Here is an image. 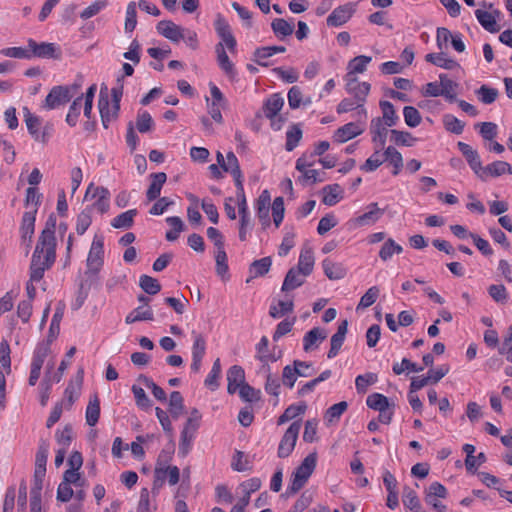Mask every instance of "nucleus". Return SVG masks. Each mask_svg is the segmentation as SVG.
Masks as SVG:
<instances>
[{"label":"nucleus","instance_id":"nucleus-4","mask_svg":"<svg viewBox=\"0 0 512 512\" xmlns=\"http://www.w3.org/2000/svg\"><path fill=\"white\" fill-rule=\"evenodd\" d=\"M300 429V420L294 421L287 428L278 446L277 454L279 458H286L292 453L296 445Z\"/></svg>","mask_w":512,"mask_h":512},{"label":"nucleus","instance_id":"nucleus-35","mask_svg":"<svg viewBox=\"0 0 512 512\" xmlns=\"http://www.w3.org/2000/svg\"><path fill=\"white\" fill-rule=\"evenodd\" d=\"M325 275L330 280H339L346 276L347 271L341 263H336L330 259H325L322 262Z\"/></svg>","mask_w":512,"mask_h":512},{"label":"nucleus","instance_id":"nucleus-36","mask_svg":"<svg viewBox=\"0 0 512 512\" xmlns=\"http://www.w3.org/2000/svg\"><path fill=\"white\" fill-rule=\"evenodd\" d=\"M284 105V99L280 94H273L269 97L263 106V112L266 118L272 119L277 116Z\"/></svg>","mask_w":512,"mask_h":512},{"label":"nucleus","instance_id":"nucleus-39","mask_svg":"<svg viewBox=\"0 0 512 512\" xmlns=\"http://www.w3.org/2000/svg\"><path fill=\"white\" fill-rule=\"evenodd\" d=\"M475 16L485 30L491 33H496L500 30L495 17L491 13L477 9L475 11Z\"/></svg>","mask_w":512,"mask_h":512},{"label":"nucleus","instance_id":"nucleus-47","mask_svg":"<svg viewBox=\"0 0 512 512\" xmlns=\"http://www.w3.org/2000/svg\"><path fill=\"white\" fill-rule=\"evenodd\" d=\"M402 498L403 504L406 508L410 509L413 512H421L422 507L420 500L413 489L405 487L403 490Z\"/></svg>","mask_w":512,"mask_h":512},{"label":"nucleus","instance_id":"nucleus-53","mask_svg":"<svg viewBox=\"0 0 512 512\" xmlns=\"http://www.w3.org/2000/svg\"><path fill=\"white\" fill-rule=\"evenodd\" d=\"M440 96H444L449 101H454L456 99V92L455 88L457 87V84L449 79L446 75H440Z\"/></svg>","mask_w":512,"mask_h":512},{"label":"nucleus","instance_id":"nucleus-12","mask_svg":"<svg viewBox=\"0 0 512 512\" xmlns=\"http://www.w3.org/2000/svg\"><path fill=\"white\" fill-rule=\"evenodd\" d=\"M24 117L28 132L33 139L42 144H46L49 141V132H40V118L33 115L28 108H24Z\"/></svg>","mask_w":512,"mask_h":512},{"label":"nucleus","instance_id":"nucleus-9","mask_svg":"<svg viewBox=\"0 0 512 512\" xmlns=\"http://www.w3.org/2000/svg\"><path fill=\"white\" fill-rule=\"evenodd\" d=\"M161 465H162V456H158L157 464H156L155 472H154V476H155V480L153 483L154 488L162 486L166 474L168 476V483L171 486L176 485L179 482V478H180L179 468L177 466L162 467Z\"/></svg>","mask_w":512,"mask_h":512},{"label":"nucleus","instance_id":"nucleus-1","mask_svg":"<svg viewBox=\"0 0 512 512\" xmlns=\"http://www.w3.org/2000/svg\"><path fill=\"white\" fill-rule=\"evenodd\" d=\"M56 258V247L41 245L37 242L30 265V281L38 282L44 272L52 267Z\"/></svg>","mask_w":512,"mask_h":512},{"label":"nucleus","instance_id":"nucleus-24","mask_svg":"<svg viewBox=\"0 0 512 512\" xmlns=\"http://www.w3.org/2000/svg\"><path fill=\"white\" fill-rule=\"evenodd\" d=\"M84 371L80 368L75 376V380L70 381L64 391V396L68 402V408H70L79 396L83 384Z\"/></svg>","mask_w":512,"mask_h":512},{"label":"nucleus","instance_id":"nucleus-54","mask_svg":"<svg viewBox=\"0 0 512 512\" xmlns=\"http://www.w3.org/2000/svg\"><path fill=\"white\" fill-rule=\"evenodd\" d=\"M139 286L145 293L149 295H155L161 290V285L158 280L149 275L140 276Z\"/></svg>","mask_w":512,"mask_h":512},{"label":"nucleus","instance_id":"nucleus-19","mask_svg":"<svg viewBox=\"0 0 512 512\" xmlns=\"http://www.w3.org/2000/svg\"><path fill=\"white\" fill-rule=\"evenodd\" d=\"M346 80L347 92L352 94L357 100L365 102L370 91V84L367 82H359L355 76L346 77Z\"/></svg>","mask_w":512,"mask_h":512},{"label":"nucleus","instance_id":"nucleus-30","mask_svg":"<svg viewBox=\"0 0 512 512\" xmlns=\"http://www.w3.org/2000/svg\"><path fill=\"white\" fill-rule=\"evenodd\" d=\"M344 190L339 184L326 185L322 189V202L328 206L336 205L343 198Z\"/></svg>","mask_w":512,"mask_h":512},{"label":"nucleus","instance_id":"nucleus-23","mask_svg":"<svg viewBox=\"0 0 512 512\" xmlns=\"http://www.w3.org/2000/svg\"><path fill=\"white\" fill-rule=\"evenodd\" d=\"M483 172L480 179L486 181L489 177H499L506 173L512 175V166L508 162L498 160L485 166Z\"/></svg>","mask_w":512,"mask_h":512},{"label":"nucleus","instance_id":"nucleus-55","mask_svg":"<svg viewBox=\"0 0 512 512\" xmlns=\"http://www.w3.org/2000/svg\"><path fill=\"white\" fill-rule=\"evenodd\" d=\"M390 134L391 140L397 145L411 147L417 141V139L413 137V135L410 132L407 131H399L396 129H392L390 131Z\"/></svg>","mask_w":512,"mask_h":512},{"label":"nucleus","instance_id":"nucleus-41","mask_svg":"<svg viewBox=\"0 0 512 512\" xmlns=\"http://www.w3.org/2000/svg\"><path fill=\"white\" fill-rule=\"evenodd\" d=\"M93 197H98V199L93 204V207L101 214L107 212L109 209L110 197L108 189L104 187H95Z\"/></svg>","mask_w":512,"mask_h":512},{"label":"nucleus","instance_id":"nucleus-62","mask_svg":"<svg viewBox=\"0 0 512 512\" xmlns=\"http://www.w3.org/2000/svg\"><path fill=\"white\" fill-rule=\"evenodd\" d=\"M381 150L379 147L375 150V152L365 161V163L361 166V170L365 172H373L375 171L382 163L384 162L383 154H381Z\"/></svg>","mask_w":512,"mask_h":512},{"label":"nucleus","instance_id":"nucleus-34","mask_svg":"<svg viewBox=\"0 0 512 512\" xmlns=\"http://www.w3.org/2000/svg\"><path fill=\"white\" fill-rule=\"evenodd\" d=\"M271 197L268 190L262 191L257 199V215L263 224L269 223Z\"/></svg>","mask_w":512,"mask_h":512},{"label":"nucleus","instance_id":"nucleus-61","mask_svg":"<svg viewBox=\"0 0 512 512\" xmlns=\"http://www.w3.org/2000/svg\"><path fill=\"white\" fill-rule=\"evenodd\" d=\"M136 405L142 410H149L152 407V402L147 396L143 388L133 385L131 388Z\"/></svg>","mask_w":512,"mask_h":512},{"label":"nucleus","instance_id":"nucleus-26","mask_svg":"<svg viewBox=\"0 0 512 512\" xmlns=\"http://www.w3.org/2000/svg\"><path fill=\"white\" fill-rule=\"evenodd\" d=\"M362 132V128H360L356 123L350 122L343 125L342 127L338 128L335 131L333 135V141L338 143H344L360 135Z\"/></svg>","mask_w":512,"mask_h":512},{"label":"nucleus","instance_id":"nucleus-58","mask_svg":"<svg viewBox=\"0 0 512 512\" xmlns=\"http://www.w3.org/2000/svg\"><path fill=\"white\" fill-rule=\"evenodd\" d=\"M272 260L270 257H264L259 260L252 262L250 266V273H253L254 277L264 276L270 270Z\"/></svg>","mask_w":512,"mask_h":512},{"label":"nucleus","instance_id":"nucleus-3","mask_svg":"<svg viewBox=\"0 0 512 512\" xmlns=\"http://www.w3.org/2000/svg\"><path fill=\"white\" fill-rule=\"evenodd\" d=\"M79 88L78 84L54 86L46 96L43 108L52 110L65 105L74 97Z\"/></svg>","mask_w":512,"mask_h":512},{"label":"nucleus","instance_id":"nucleus-59","mask_svg":"<svg viewBox=\"0 0 512 512\" xmlns=\"http://www.w3.org/2000/svg\"><path fill=\"white\" fill-rule=\"evenodd\" d=\"M83 95L74 99L69 107V111L66 115V122L69 126L74 127L78 122L80 110L82 107Z\"/></svg>","mask_w":512,"mask_h":512},{"label":"nucleus","instance_id":"nucleus-57","mask_svg":"<svg viewBox=\"0 0 512 512\" xmlns=\"http://www.w3.org/2000/svg\"><path fill=\"white\" fill-rule=\"evenodd\" d=\"M50 342L51 341L48 340L47 342L40 343L37 346V348H36V350L34 352V355H33V359H32L31 365H34V366L42 368L43 363H44L46 357L51 352Z\"/></svg>","mask_w":512,"mask_h":512},{"label":"nucleus","instance_id":"nucleus-33","mask_svg":"<svg viewBox=\"0 0 512 512\" xmlns=\"http://www.w3.org/2000/svg\"><path fill=\"white\" fill-rule=\"evenodd\" d=\"M327 333L320 327H315L308 331L303 338V349L308 352L313 349V346L317 347V342L325 340Z\"/></svg>","mask_w":512,"mask_h":512},{"label":"nucleus","instance_id":"nucleus-56","mask_svg":"<svg viewBox=\"0 0 512 512\" xmlns=\"http://www.w3.org/2000/svg\"><path fill=\"white\" fill-rule=\"evenodd\" d=\"M347 408L348 404L346 401H341L332 405L325 413V420L330 424L337 422L341 415L347 410Z\"/></svg>","mask_w":512,"mask_h":512},{"label":"nucleus","instance_id":"nucleus-49","mask_svg":"<svg viewBox=\"0 0 512 512\" xmlns=\"http://www.w3.org/2000/svg\"><path fill=\"white\" fill-rule=\"evenodd\" d=\"M403 248L397 244L392 238L387 239L379 251V257L383 261L389 260L394 254L402 253Z\"/></svg>","mask_w":512,"mask_h":512},{"label":"nucleus","instance_id":"nucleus-38","mask_svg":"<svg viewBox=\"0 0 512 512\" xmlns=\"http://www.w3.org/2000/svg\"><path fill=\"white\" fill-rule=\"evenodd\" d=\"M425 60L435 66L448 70H452L459 66L455 60L447 58L444 53H429L425 56Z\"/></svg>","mask_w":512,"mask_h":512},{"label":"nucleus","instance_id":"nucleus-21","mask_svg":"<svg viewBox=\"0 0 512 512\" xmlns=\"http://www.w3.org/2000/svg\"><path fill=\"white\" fill-rule=\"evenodd\" d=\"M353 12L354 10L349 5L339 6L327 17V25L331 27L341 26L349 21Z\"/></svg>","mask_w":512,"mask_h":512},{"label":"nucleus","instance_id":"nucleus-64","mask_svg":"<svg viewBox=\"0 0 512 512\" xmlns=\"http://www.w3.org/2000/svg\"><path fill=\"white\" fill-rule=\"evenodd\" d=\"M443 123L447 131L459 135L463 132L465 123L451 114L443 117Z\"/></svg>","mask_w":512,"mask_h":512},{"label":"nucleus","instance_id":"nucleus-5","mask_svg":"<svg viewBox=\"0 0 512 512\" xmlns=\"http://www.w3.org/2000/svg\"><path fill=\"white\" fill-rule=\"evenodd\" d=\"M300 368L311 370V363L294 360L293 365H286L282 372L283 385L289 389H292L298 377H310L311 372H300Z\"/></svg>","mask_w":512,"mask_h":512},{"label":"nucleus","instance_id":"nucleus-27","mask_svg":"<svg viewBox=\"0 0 512 512\" xmlns=\"http://www.w3.org/2000/svg\"><path fill=\"white\" fill-rule=\"evenodd\" d=\"M151 183L147 189L146 197L148 201H154L159 198L162 186L167 180V175L164 172L150 174Z\"/></svg>","mask_w":512,"mask_h":512},{"label":"nucleus","instance_id":"nucleus-32","mask_svg":"<svg viewBox=\"0 0 512 512\" xmlns=\"http://www.w3.org/2000/svg\"><path fill=\"white\" fill-rule=\"evenodd\" d=\"M215 51L220 68L226 73L227 76L234 78L236 75V70L234 68V64L230 61L222 42L216 45Z\"/></svg>","mask_w":512,"mask_h":512},{"label":"nucleus","instance_id":"nucleus-46","mask_svg":"<svg viewBox=\"0 0 512 512\" xmlns=\"http://www.w3.org/2000/svg\"><path fill=\"white\" fill-rule=\"evenodd\" d=\"M183 411L184 399L179 391H173L169 399V412L174 419H177Z\"/></svg>","mask_w":512,"mask_h":512},{"label":"nucleus","instance_id":"nucleus-44","mask_svg":"<svg viewBox=\"0 0 512 512\" xmlns=\"http://www.w3.org/2000/svg\"><path fill=\"white\" fill-rule=\"evenodd\" d=\"M463 451L466 453L465 466L468 471H472L475 468V459H478V465L486 461V456L483 452H480L477 456L473 455L475 447L472 444H465Z\"/></svg>","mask_w":512,"mask_h":512},{"label":"nucleus","instance_id":"nucleus-16","mask_svg":"<svg viewBox=\"0 0 512 512\" xmlns=\"http://www.w3.org/2000/svg\"><path fill=\"white\" fill-rule=\"evenodd\" d=\"M222 169L225 172L231 173L235 180V185L237 189L239 190V192H242L243 176L239 166L238 159L233 152L227 153L225 164H222Z\"/></svg>","mask_w":512,"mask_h":512},{"label":"nucleus","instance_id":"nucleus-11","mask_svg":"<svg viewBox=\"0 0 512 512\" xmlns=\"http://www.w3.org/2000/svg\"><path fill=\"white\" fill-rule=\"evenodd\" d=\"M156 29L160 35L171 42L178 43L181 39H185V28H182L171 20L158 22Z\"/></svg>","mask_w":512,"mask_h":512},{"label":"nucleus","instance_id":"nucleus-50","mask_svg":"<svg viewBox=\"0 0 512 512\" xmlns=\"http://www.w3.org/2000/svg\"><path fill=\"white\" fill-rule=\"evenodd\" d=\"M166 222L171 227V230L166 232L165 237L167 241H175L184 229L183 221L178 216H171L166 219Z\"/></svg>","mask_w":512,"mask_h":512},{"label":"nucleus","instance_id":"nucleus-40","mask_svg":"<svg viewBox=\"0 0 512 512\" xmlns=\"http://www.w3.org/2000/svg\"><path fill=\"white\" fill-rule=\"evenodd\" d=\"M383 158L384 161H388L394 167L393 175H398L403 167V158L401 153L393 146H389L384 151Z\"/></svg>","mask_w":512,"mask_h":512},{"label":"nucleus","instance_id":"nucleus-18","mask_svg":"<svg viewBox=\"0 0 512 512\" xmlns=\"http://www.w3.org/2000/svg\"><path fill=\"white\" fill-rule=\"evenodd\" d=\"M388 126L383 122L380 117L373 118L370 124V132L372 134V141L377 147L383 149L386 143L388 134Z\"/></svg>","mask_w":512,"mask_h":512},{"label":"nucleus","instance_id":"nucleus-2","mask_svg":"<svg viewBox=\"0 0 512 512\" xmlns=\"http://www.w3.org/2000/svg\"><path fill=\"white\" fill-rule=\"evenodd\" d=\"M317 463L316 452L307 455L302 463L292 473L291 483L287 487L284 496L289 497L300 491L314 472Z\"/></svg>","mask_w":512,"mask_h":512},{"label":"nucleus","instance_id":"nucleus-6","mask_svg":"<svg viewBox=\"0 0 512 512\" xmlns=\"http://www.w3.org/2000/svg\"><path fill=\"white\" fill-rule=\"evenodd\" d=\"M103 240L95 237L87 257V275H97L103 266Z\"/></svg>","mask_w":512,"mask_h":512},{"label":"nucleus","instance_id":"nucleus-7","mask_svg":"<svg viewBox=\"0 0 512 512\" xmlns=\"http://www.w3.org/2000/svg\"><path fill=\"white\" fill-rule=\"evenodd\" d=\"M28 47L30 48L31 58L60 59L62 56L60 47L54 43H37L35 40L29 39Z\"/></svg>","mask_w":512,"mask_h":512},{"label":"nucleus","instance_id":"nucleus-31","mask_svg":"<svg viewBox=\"0 0 512 512\" xmlns=\"http://www.w3.org/2000/svg\"><path fill=\"white\" fill-rule=\"evenodd\" d=\"M307 276H302V272L297 268H291L287 272L282 284V291H290L302 286Z\"/></svg>","mask_w":512,"mask_h":512},{"label":"nucleus","instance_id":"nucleus-51","mask_svg":"<svg viewBox=\"0 0 512 512\" xmlns=\"http://www.w3.org/2000/svg\"><path fill=\"white\" fill-rule=\"evenodd\" d=\"M380 108L383 113V117L381 119L386 124V126L392 127L396 125L399 117L395 112L393 104L389 101H381Z\"/></svg>","mask_w":512,"mask_h":512},{"label":"nucleus","instance_id":"nucleus-43","mask_svg":"<svg viewBox=\"0 0 512 512\" xmlns=\"http://www.w3.org/2000/svg\"><path fill=\"white\" fill-rule=\"evenodd\" d=\"M136 215H137V210L130 209V210L123 212V213L119 214L118 216H116L112 220L111 225H112V227H114L116 229H121V228L128 229L133 226L134 217Z\"/></svg>","mask_w":512,"mask_h":512},{"label":"nucleus","instance_id":"nucleus-20","mask_svg":"<svg viewBox=\"0 0 512 512\" xmlns=\"http://www.w3.org/2000/svg\"><path fill=\"white\" fill-rule=\"evenodd\" d=\"M348 331V321L343 320L338 326V329L335 334L331 337V347L328 351L327 357L332 359L336 357L344 343L346 334Z\"/></svg>","mask_w":512,"mask_h":512},{"label":"nucleus","instance_id":"nucleus-48","mask_svg":"<svg viewBox=\"0 0 512 512\" xmlns=\"http://www.w3.org/2000/svg\"><path fill=\"white\" fill-rule=\"evenodd\" d=\"M366 404L369 408L376 411L388 410L391 407L388 398L380 393L369 395Z\"/></svg>","mask_w":512,"mask_h":512},{"label":"nucleus","instance_id":"nucleus-63","mask_svg":"<svg viewBox=\"0 0 512 512\" xmlns=\"http://www.w3.org/2000/svg\"><path fill=\"white\" fill-rule=\"evenodd\" d=\"M221 374V364L220 359L217 358L212 366V369L205 379V385L210 388L212 391L216 390L219 387L218 378Z\"/></svg>","mask_w":512,"mask_h":512},{"label":"nucleus","instance_id":"nucleus-22","mask_svg":"<svg viewBox=\"0 0 512 512\" xmlns=\"http://www.w3.org/2000/svg\"><path fill=\"white\" fill-rule=\"evenodd\" d=\"M369 211L356 217L353 221L357 226H366L375 224L384 214V209L378 207L377 203H371L367 207Z\"/></svg>","mask_w":512,"mask_h":512},{"label":"nucleus","instance_id":"nucleus-42","mask_svg":"<svg viewBox=\"0 0 512 512\" xmlns=\"http://www.w3.org/2000/svg\"><path fill=\"white\" fill-rule=\"evenodd\" d=\"M370 56L360 55L354 57L348 63V73L346 77L354 76L356 73H363L366 71L367 64L371 62Z\"/></svg>","mask_w":512,"mask_h":512},{"label":"nucleus","instance_id":"nucleus-25","mask_svg":"<svg viewBox=\"0 0 512 512\" xmlns=\"http://www.w3.org/2000/svg\"><path fill=\"white\" fill-rule=\"evenodd\" d=\"M269 340L266 336H262L256 345V358L262 363L276 362L282 357V351L278 353L268 351Z\"/></svg>","mask_w":512,"mask_h":512},{"label":"nucleus","instance_id":"nucleus-28","mask_svg":"<svg viewBox=\"0 0 512 512\" xmlns=\"http://www.w3.org/2000/svg\"><path fill=\"white\" fill-rule=\"evenodd\" d=\"M314 263H315V258H314V253H313L312 248L311 247H303L300 252L298 265H297V269L302 272V276H309L312 273Z\"/></svg>","mask_w":512,"mask_h":512},{"label":"nucleus","instance_id":"nucleus-45","mask_svg":"<svg viewBox=\"0 0 512 512\" xmlns=\"http://www.w3.org/2000/svg\"><path fill=\"white\" fill-rule=\"evenodd\" d=\"M307 409V405L305 403H301L299 405H290L285 409L283 414L278 418L277 424L282 425L294 418H296L299 415H302L305 413Z\"/></svg>","mask_w":512,"mask_h":512},{"label":"nucleus","instance_id":"nucleus-8","mask_svg":"<svg viewBox=\"0 0 512 512\" xmlns=\"http://www.w3.org/2000/svg\"><path fill=\"white\" fill-rule=\"evenodd\" d=\"M98 108L101 116L102 125L108 128L109 123L116 120L120 109H115V105L110 104L107 93V87L101 88L98 99Z\"/></svg>","mask_w":512,"mask_h":512},{"label":"nucleus","instance_id":"nucleus-13","mask_svg":"<svg viewBox=\"0 0 512 512\" xmlns=\"http://www.w3.org/2000/svg\"><path fill=\"white\" fill-rule=\"evenodd\" d=\"M237 197H238V212L240 215V227H239V239L241 241L246 240L247 229L251 227V219L248 212V206L246 202V197L244 193V187H242V192H239L237 189Z\"/></svg>","mask_w":512,"mask_h":512},{"label":"nucleus","instance_id":"nucleus-29","mask_svg":"<svg viewBox=\"0 0 512 512\" xmlns=\"http://www.w3.org/2000/svg\"><path fill=\"white\" fill-rule=\"evenodd\" d=\"M55 227L56 218L54 215H50L46 221L45 228L42 230L39 236L38 243L41 245L56 247Z\"/></svg>","mask_w":512,"mask_h":512},{"label":"nucleus","instance_id":"nucleus-15","mask_svg":"<svg viewBox=\"0 0 512 512\" xmlns=\"http://www.w3.org/2000/svg\"><path fill=\"white\" fill-rule=\"evenodd\" d=\"M35 214L36 209L34 211L25 212L22 217V223L20 228L21 238L23 244H25L27 248H30L32 243L35 228Z\"/></svg>","mask_w":512,"mask_h":512},{"label":"nucleus","instance_id":"nucleus-17","mask_svg":"<svg viewBox=\"0 0 512 512\" xmlns=\"http://www.w3.org/2000/svg\"><path fill=\"white\" fill-rule=\"evenodd\" d=\"M227 391L229 394H234L238 389H240L241 385H244L245 382V372L244 369L239 365H233L227 371Z\"/></svg>","mask_w":512,"mask_h":512},{"label":"nucleus","instance_id":"nucleus-10","mask_svg":"<svg viewBox=\"0 0 512 512\" xmlns=\"http://www.w3.org/2000/svg\"><path fill=\"white\" fill-rule=\"evenodd\" d=\"M312 166L313 162L308 161L304 155L296 161V169L302 174L298 180L303 185L315 184L323 181V179L319 177V172L317 170L310 169Z\"/></svg>","mask_w":512,"mask_h":512},{"label":"nucleus","instance_id":"nucleus-60","mask_svg":"<svg viewBox=\"0 0 512 512\" xmlns=\"http://www.w3.org/2000/svg\"><path fill=\"white\" fill-rule=\"evenodd\" d=\"M301 138L302 130L297 125H293L286 133L285 149L287 151L294 150L299 144Z\"/></svg>","mask_w":512,"mask_h":512},{"label":"nucleus","instance_id":"nucleus-14","mask_svg":"<svg viewBox=\"0 0 512 512\" xmlns=\"http://www.w3.org/2000/svg\"><path fill=\"white\" fill-rule=\"evenodd\" d=\"M459 150L465 157L466 161L468 162L470 168L473 170V172L477 175V177L483 176V169L482 162L479 156V153L473 149L469 144L464 142H458L457 144Z\"/></svg>","mask_w":512,"mask_h":512},{"label":"nucleus","instance_id":"nucleus-52","mask_svg":"<svg viewBox=\"0 0 512 512\" xmlns=\"http://www.w3.org/2000/svg\"><path fill=\"white\" fill-rule=\"evenodd\" d=\"M271 28L277 37H287L292 35L294 26L283 18H276L271 23Z\"/></svg>","mask_w":512,"mask_h":512},{"label":"nucleus","instance_id":"nucleus-37","mask_svg":"<svg viewBox=\"0 0 512 512\" xmlns=\"http://www.w3.org/2000/svg\"><path fill=\"white\" fill-rule=\"evenodd\" d=\"M86 422L89 426H95L100 417V400L97 394L91 396L86 407Z\"/></svg>","mask_w":512,"mask_h":512}]
</instances>
